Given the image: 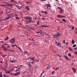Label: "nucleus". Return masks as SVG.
Returning <instances> with one entry per match:
<instances>
[{"instance_id": "1", "label": "nucleus", "mask_w": 77, "mask_h": 77, "mask_svg": "<svg viewBox=\"0 0 77 77\" xmlns=\"http://www.w3.org/2000/svg\"><path fill=\"white\" fill-rule=\"evenodd\" d=\"M24 19L27 20H29V21H28V22L29 23H32V17H24Z\"/></svg>"}, {"instance_id": "2", "label": "nucleus", "mask_w": 77, "mask_h": 77, "mask_svg": "<svg viewBox=\"0 0 77 77\" xmlns=\"http://www.w3.org/2000/svg\"><path fill=\"white\" fill-rule=\"evenodd\" d=\"M61 35V34L60 32H58L54 35H53V37L54 38H59L60 37V36Z\"/></svg>"}, {"instance_id": "3", "label": "nucleus", "mask_w": 77, "mask_h": 77, "mask_svg": "<svg viewBox=\"0 0 77 77\" xmlns=\"http://www.w3.org/2000/svg\"><path fill=\"white\" fill-rule=\"evenodd\" d=\"M9 42L12 44H14L15 43V39L12 38L9 40Z\"/></svg>"}, {"instance_id": "4", "label": "nucleus", "mask_w": 77, "mask_h": 77, "mask_svg": "<svg viewBox=\"0 0 77 77\" xmlns=\"http://www.w3.org/2000/svg\"><path fill=\"white\" fill-rule=\"evenodd\" d=\"M2 48H3L4 50V51H7V50H8L7 49V48H6V47H5L4 46V45H2Z\"/></svg>"}, {"instance_id": "5", "label": "nucleus", "mask_w": 77, "mask_h": 77, "mask_svg": "<svg viewBox=\"0 0 77 77\" xmlns=\"http://www.w3.org/2000/svg\"><path fill=\"white\" fill-rule=\"evenodd\" d=\"M57 17H58V18H65V16L63 15H57Z\"/></svg>"}, {"instance_id": "6", "label": "nucleus", "mask_w": 77, "mask_h": 77, "mask_svg": "<svg viewBox=\"0 0 77 77\" xmlns=\"http://www.w3.org/2000/svg\"><path fill=\"white\" fill-rule=\"evenodd\" d=\"M57 46H59L60 47H63V46H62L61 43L60 42H58L57 45Z\"/></svg>"}, {"instance_id": "7", "label": "nucleus", "mask_w": 77, "mask_h": 77, "mask_svg": "<svg viewBox=\"0 0 77 77\" xmlns=\"http://www.w3.org/2000/svg\"><path fill=\"white\" fill-rule=\"evenodd\" d=\"M45 7H46L47 8V9H48V7H51V5L50 4H47L45 5Z\"/></svg>"}, {"instance_id": "8", "label": "nucleus", "mask_w": 77, "mask_h": 77, "mask_svg": "<svg viewBox=\"0 0 77 77\" xmlns=\"http://www.w3.org/2000/svg\"><path fill=\"white\" fill-rule=\"evenodd\" d=\"M12 13H11V15L10 14H8V17L10 18H11V17H12V15L14 13V12H13V11H12Z\"/></svg>"}, {"instance_id": "9", "label": "nucleus", "mask_w": 77, "mask_h": 77, "mask_svg": "<svg viewBox=\"0 0 77 77\" xmlns=\"http://www.w3.org/2000/svg\"><path fill=\"white\" fill-rule=\"evenodd\" d=\"M21 74V72H17L16 73V75L17 76V75H20Z\"/></svg>"}, {"instance_id": "10", "label": "nucleus", "mask_w": 77, "mask_h": 77, "mask_svg": "<svg viewBox=\"0 0 77 77\" xmlns=\"http://www.w3.org/2000/svg\"><path fill=\"white\" fill-rule=\"evenodd\" d=\"M72 69L74 73H75V72H76V69H75L74 68H72Z\"/></svg>"}, {"instance_id": "11", "label": "nucleus", "mask_w": 77, "mask_h": 77, "mask_svg": "<svg viewBox=\"0 0 77 77\" xmlns=\"http://www.w3.org/2000/svg\"><path fill=\"white\" fill-rule=\"evenodd\" d=\"M59 13L60 14H62L63 12V10H61L59 11Z\"/></svg>"}, {"instance_id": "12", "label": "nucleus", "mask_w": 77, "mask_h": 77, "mask_svg": "<svg viewBox=\"0 0 77 77\" xmlns=\"http://www.w3.org/2000/svg\"><path fill=\"white\" fill-rule=\"evenodd\" d=\"M25 9L27 10H29V7L28 6L25 7Z\"/></svg>"}, {"instance_id": "13", "label": "nucleus", "mask_w": 77, "mask_h": 77, "mask_svg": "<svg viewBox=\"0 0 77 77\" xmlns=\"http://www.w3.org/2000/svg\"><path fill=\"white\" fill-rule=\"evenodd\" d=\"M41 27H48V26H44L42 25H41Z\"/></svg>"}, {"instance_id": "14", "label": "nucleus", "mask_w": 77, "mask_h": 77, "mask_svg": "<svg viewBox=\"0 0 77 77\" xmlns=\"http://www.w3.org/2000/svg\"><path fill=\"white\" fill-rule=\"evenodd\" d=\"M42 13H45V14H48V13L47 12H45V11L44 12L43 11H42Z\"/></svg>"}, {"instance_id": "15", "label": "nucleus", "mask_w": 77, "mask_h": 77, "mask_svg": "<svg viewBox=\"0 0 77 77\" xmlns=\"http://www.w3.org/2000/svg\"><path fill=\"white\" fill-rule=\"evenodd\" d=\"M64 57H65V59H66L67 60H68L69 58H68V57H66V56L64 55Z\"/></svg>"}, {"instance_id": "16", "label": "nucleus", "mask_w": 77, "mask_h": 77, "mask_svg": "<svg viewBox=\"0 0 77 77\" xmlns=\"http://www.w3.org/2000/svg\"><path fill=\"white\" fill-rule=\"evenodd\" d=\"M6 5H8V6H9L10 7H11V6H12V5L11 4H8Z\"/></svg>"}, {"instance_id": "17", "label": "nucleus", "mask_w": 77, "mask_h": 77, "mask_svg": "<svg viewBox=\"0 0 77 77\" xmlns=\"http://www.w3.org/2000/svg\"><path fill=\"white\" fill-rule=\"evenodd\" d=\"M72 44H74L75 43V41L74 40H72Z\"/></svg>"}, {"instance_id": "18", "label": "nucleus", "mask_w": 77, "mask_h": 77, "mask_svg": "<svg viewBox=\"0 0 77 77\" xmlns=\"http://www.w3.org/2000/svg\"><path fill=\"white\" fill-rule=\"evenodd\" d=\"M68 49L69 50H70V51H73V50H72V49L71 48H68Z\"/></svg>"}, {"instance_id": "19", "label": "nucleus", "mask_w": 77, "mask_h": 77, "mask_svg": "<svg viewBox=\"0 0 77 77\" xmlns=\"http://www.w3.org/2000/svg\"><path fill=\"white\" fill-rule=\"evenodd\" d=\"M62 21H63V22H64V23H66V20H65V19H63L62 20Z\"/></svg>"}, {"instance_id": "20", "label": "nucleus", "mask_w": 77, "mask_h": 77, "mask_svg": "<svg viewBox=\"0 0 77 77\" xmlns=\"http://www.w3.org/2000/svg\"><path fill=\"white\" fill-rule=\"evenodd\" d=\"M8 38H9V37L8 36H7L6 37V38H5V40H4L5 41H6L7 40H8Z\"/></svg>"}, {"instance_id": "21", "label": "nucleus", "mask_w": 77, "mask_h": 77, "mask_svg": "<svg viewBox=\"0 0 77 77\" xmlns=\"http://www.w3.org/2000/svg\"><path fill=\"white\" fill-rule=\"evenodd\" d=\"M24 53H25V54H28V51H24Z\"/></svg>"}, {"instance_id": "22", "label": "nucleus", "mask_w": 77, "mask_h": 77, "mask_svg": "<svg viewBox=\"0 0 77 77\" xmlns=\"http://www.w3.org/2000/svg\"><path fill=\"white\" fill-rule=\"evenodd\" d=\"M15 18L16 19H17V20H18V19H19V17H18V16L15 17Z\"/></svg>"}, {"instance_id": "23", "label": "nucleus", "mask_w": 77, "mask_h": 77, "mask_svg": "<svg viewBox=\"0 0 77 77\" xmlns=\"http://www.w3.org/2000/svg\"><path fill=\"white\" fill-rule=\"evenodd\" d=\"M50 68V66H48L47 68V69H49Z\"/></svg>"}, {"instance_id": "24", "label": "nucleus", "mask_w": 77, "mask_h": 77, "mask_svg": "<svg viewBox=\"0 0 77 77\" xmlns=\"http://www.w3.org/2000/svg\"><path fill=\"white\" fill-rule=\"evenodd\" d=\"M57 69H59V68L58 67H56V69H55V71H57Z\"/></svg>"}, {"instance_id": "25", "label": "nucleus", "mask_w": 77, "mask_h": 77, "mask_svg": "<svg viewBox=\"0 0 77 77\" xmlns=\"http://www.w3.org/2000/svg\"><path fill=\"white\" fill-rule=\"evenodd\" d=\"M68 55L69 57H71V54L70 53L68 54Z\"/></svg>"}, {"instance_id": "26", "label": "nucleus", "mask_w": 77, "mask_h": 77, "mask_svg": "<svg viewBox=\"0 0 77 77\" xmlns=\"http://www.w3.org/2000/svg\"><path fill=\"white\" fill-rule=\"evenodd\" d=\"M35 33H42V32L41 31H38V32H36Z\"/></svg>"}, {"instance_id": "27", "label": "nucleus", "mask_w": 77, "mask_h": 77, "mask_svg": "<svg viewBox=\"0 0 77 77\" xmlns=\"http://www.w3.org/2000/svg\"><path fill=\"white\" fill-rule=\"evenodd\" d=\"M0 76H3V75H2V72H0Z\"/></svg>"}, {"instance_id": "28", "label": "nucleus", "mask_w": 77, "mask_h": 77, "mask_svg": "<svg viewBox=\"0 0 77 77\" xmlns=\"http://www.w3.org/2000/svg\"><path fill=\"white\" fill-rule=\"evenodd\" d=\"M34 59H35L34 57H32L31 58V59L32 60V61H34L35 60H34Z\"/></svg>"}, {"instance_id": "29", "label": "nucleus", "mask_w": 77, "mask_h": 77, "mask_svg": "<svg viewBox=\"0 0 77 77\" xmlns=\"http://www.w3.org/2000/svg\"><path fill=\"white\" fill-rule=\"evenodd\" d=\"M7 49H8L10 48V46H8L7 47Z\"/></svg>"}, {"instance_id": "30", "label": "nucleus", "mask_w": 77, "mask_h": 77, "mask_svg": "<svg viewBox=\"0 0 77 77\" xmlns=\"http://www.w3.org/2000/svg\"><path fill=\"white\" fill-rule=\"evenodd\" d=\"M10 18L9 17H8L5 18V20H9Z\"/></svg>"}, {"instance_id": "31", "label": "nucleus", "mask_w": 77, "mask_h": 77, "mask_svg": "<svg viewBox=\"0 0 77 77\" xmlns=\"http://www.w3.org/2000/svg\"><path fill=\"white\" fill-rule=\"evenodd\" d=\"M11 2H15V1L14 0H11L10 1Z\"/></svg>"}, {"instance_id": "32", "label": "nucleus", "mask_w": 77, "mask_h": 77, "mask_svg": "<svg viewBox=\"0 0 77 77\" xmlns=\"http://www.w3.org/2000/svg\"><path fill=\"white\" fill-rule=\"evenodd\" d=\"M17 62V60H14V61H13L12 63H14V62Z\"/></svg>"}, {"instance_id": "33", "label": "nucleus", "mask_w": 77, "mask_h": 77, "mask_svg": "<svg viewBox=\"0 0 77 77\" xmlns=\"http://www.w3.org/2000/svg\"><path fill=\"white\" fill-rule=\"evenodd\" d=\"M57 8H58V9H60V10H62V8L60 7H57Z\"/></svg>"}, {"instance_id": "34", "label": "nucleus", "mask_w": 77, "mask_h": 77, "mask_svg": "<svg viewBox=\"0 0 77 77\" xmlns=\"http://www.w3.org/2000/svg\"><path fill=\"white\" fill-rule=\"evenodd\" d=\"M14 67H13L11 69V70H14Z\"/></svg>"}, {"instance_id": "35", "label": "nucleus", "mask_w": 77, "mask_h": 77, "mask_svg": "<svg viewBox=\"0 0 77 77\" xmlns=\"http://www.w3.org/2000/svg\"><path fill=\"white\" fill-rule=\"evenodd\" d=\"M34 19H33V20H36V17H34Z\"/></svg>"}, {"instance_id": "36", "label": "nucleus", "mask_w": 77, "mask_h": 77, "mask_svg": "<svg viewBox=\"0 0 77 77\" xmlns=\"http://www.w3.org/2000/svg\"><path fill=\"white\" fill-rule=\"evenodd\" d=\"M74 27L73 26L72 28V30H74Z\"/></svg>"}, {"instance_id": "37", "label": "nucleus", "mask_w": 77, "mask_h": 77, "mask_svg": "<svg viewBox=\"0 0 77 77\" xmlns=\"http://www.w3.org/2000/svg\"><path fill=\"white\" fill-rule=\"evenodd\" d=\"M3 3H6V4H8V2H3Z\"/></svg>"}, {"instance_id": "38", "label": "nucleus", "mask_w": 77, "mask_h": 77, "mask_svg": "<svg viewBox=\"0 0 77 77\" xmlns=\"http://www.w3.org/2000/svg\"><path fill=\"white\" fill-rule=\"evenodd\" d=\"M8 73H9V74H10L11 73V72H9V71L7 72L6 73V74H8Z\"/></svg>"}, {"instance_id": "39", "label": "nucleus", "mask_w": 77, "mask_h": 77, "mask_svg": "<svg viewBox=\"0 0 77 77\" xmlns=\"http://www.w3.org/2000/svg\"><path fill=\"white\" fill-rule=\"evenodd\" d=\"M39 21L37 22V23L38 25H39Z\"/></svg>"}, {"instance_id": "40", "label": "nucleus", "mask_w": 77, "mask_h": 77, "mask_svg": "<svg viewBox=\"0 0 77 77\" xmlns=\"http://www.w3.org/2000/svg\"><path fill=\"white\" fill-rule=\"evenodd\" d=\"M25 26H26L27 27H26V28H28V27H29V26L28 25H26Z\"/></svg>"}, {"instance_id": "41", "label": "nucleus", "mask_w": 77, "mask_h": 77, "mask_svg": "<svg viewBox=\"0 0 77 77\" xmlns=\"http://www.w3.org/2000/svg\"><path fill=\"white\" fill-rule=\"evenodd\" d=\"M42 74L41 73L40 77H42Z\"/></svg>"}, {"instance_id": "42", "label": "nucleus", "mask_w": 77, "mask_h": 77, "mask_svg": "<svg viewBox=\"0 0 77 77\" xmlns=\"http://www.w3.org/2000/svg\"><path fill=\"white\" fill-rule=\"evenodd\" d=\"M76 45H73V47H76Z\"/></svg>"}, {"instance_id": "43", "label": "nucleus", "mask_w": 77, "mask_h": 77, "mask_svg": "<svg viewBox=\"0 0 77 77\" xmlns=\"http://www.w3.org/2000/svg\"><path fill=\"white\" fill-rule=\"evenodd\" d=\"M1 6H2V7H5V5H2Z\"/></svg>"}, {"instance_id": "44", "label": "nucleus", "mask_w": 77, "mask_h": 77, "mask_svg": "<svg viewBox=\"0 0 77 77\" xmlns=\"http://www.w3.org/2000/svg\"><path fill=\"white\" fill-rule=\"evenodd\" d=\"M13 75H14V76H17L16 73L14 74Z\"/></svg>"}, {"instance_id": "45", "label": "nucleus", "mask_w": 77, "mask_h": 77, "mask_svg": "<svg viewBox=\"0 0 77 77\" xmlns=\"http://www.w3.org/2000/svg\"><path fill=\"white\" fill-rule=\"evenodd\" d=\"M42 2H45V1H46L47 0H40Z\"/></svg>"}, {"instance_id": "46", "label": "nucleus", "mask_w": 77, "mask_h": 77, "mask_svg": "<svg viewBox=\"0 0 77 77\" xmlns=\"http://www.w3.org/2000/svg\"><path fill=\"white\" fill-rule=\"evenodd\" d=\"M18 48H19V49L20 50H21V51H22V50H21V48H19V47H18Z\"/></svg>"}, {"instance_id": "47", "label": "nucleus", "mask_w": 77, "mask_h": 77, "mask_svg": "<svg viewBox=\"0 0 77 77\" xmlns=\"http://www.w3.org/2000/svg\"><path fill=\"white\" fill-rule=\"evenodd\" d=\"M63 43L64 44H65V40H64L63 41Z\"/></svg>"}, {"instance_id": "48", "label": "nucleus", "mask_w": 77, "mask_h": 77, "mask_svg": "<svg viewBox=\"0 0 77 77\" xmlns=\"http://www.w3.org/2000/svg\"><path fill=\"white\" fill-rule=\"evenodd\" d=\"M4 75V76L5 77H7V76H6V75H5V74H4V75Z\"/></svg>"}, {"instance_id": "49", "label": "nucleus", "mask_w": 77, "mask_h": 77, "mask_svg": "<svg viewBox=\"0 0 77 77\" xmlns=\"http://www.w3.org/2000/svg\"><path fill=\"white\" fill-rule=\"evenodd\" d=\"M51 38V37H48V39H50Z\"/></svg>"}, {"instance_id": "50", "label": "nucleus", "mask_w": 77, "mask_h": 77, "mask_svg": "<svg viewBox=\"0 0 77 77\" xmlns=\"http://www.w3.org/2000/svg\"><path fill=\"white\" fill-rule=\"evenodd\" d=\"M18 70H18V69L16 70H15V72H17L18 71Z\"/></svg>"}, {"instance_id": "51", "label": "nucleus", "mask_w": 77, "mask_h": 77, "mask_svg": "<svg viewBox=\"0 0 77 77\" xmlns=\"http://www.w3.org/2000/svg\"><path fill=\"white\" fill-rule=\"evenodd\" d=\"M54 71H53V72H52V74H54Z\"/></svg>"}, {"instance_id": "52", "label": "nucleus", "mask_w": 77, "mask_h": 77, "mask_svg": "<svg viewBox=\"0 0 77 77\" xmlns=\"http://www.w3.org/2000/svg\"><path fill=\"white\" fill-rule=\"evenodd\" d=\"M31 41H35V40L33 39H32Z\"/></svg>"}, {"instance_id": "53", "label": "nucleus", "mask_w": 77, "mask_h": 77, "mask_svg": "<svg viewBox=\"0 0 77 77\" xmlns=\"http://www.w3.org/2000/svg\"><path fill=\"white\" fill-rule=\"evenodd\" d=\"M10 51H12V52H13V50L11 49L10 50Z\"/></svg>"}, {"instance_id": "54", "label": "nucleus", "mask_w": 77, "mask_h": 77, "mask_svg": "<svg viewBox=\"0 0 77 77\" xmlns=\"http://www.w3.org/2000/svg\"><path fill=\"white\" fill-rule=\"evenodd\" d=\"M3 70L4 71H6V69H4V68H3Z\"/></svg>"}, {"instance_id": "55", "label": "nucleus", "mask_w": 77, "mask_h": 77, "mask_svg": "<svg viewBox=\"0 0 77 77\" xmlns=\"http://www.w3.org/2000/svg\"><path fill=\"white\" fill-rule=\"evenodd\" d=\"M66 45H68V43L66 42Z\"/></svg>"}, {"instance_id": "56", "label": "nucleus", "mask_w": 77, "mask_h": 77, "mask_svg": "<svg viewBox=\"0 0 77 77\" xmlns=\"http://www.w3.org/2000/svg\"><path fill=\"white\" fill-rule=\"evenodd\" d=\"M0 21H3V20H0Z\"/></svg>"}, {"instance_id": "57", "label": "nucleus", "mask_w": 77, "mask_h": 77, "mask_svg": "<svg viewBox=\"0 0 77 77\" xmlns=\"http://www.w3.org/2000/svg\"><path fill=\"white\" fill-rule=\"evenodd\" d=\"M42 20H45V18H42Z\"/></svg>"}, {"instance_id": "58", "label": "nucleus", "mask_w": 77, "mask_h": 77, "mask_svg": "<svg viewBox=\"0 0 77 77\" xmlns=\"http://www.w3.org/2000/svg\"><path fill=\"white\" fill-rule=\"evenodd\" d=\"M36 61L37 62H39V60H37Z\"/></svg>"}, {"instance_id": "59", "label": "nucleus", "mask_w": 77, "mask_h": 77, "mask_svg": "<svg viewBox=\"0 0 77 77\" xmlns=\"http://www.w3.org/2000/svg\"><path fill=\"white\" fill-rule=\"evenodd\" d=\"M77 49V48H74V50H76Z\"/></svg>"}, {"instance_id": "60", "label": "nucleus", "mask_w": 77, "mask_h": 77, "mask_svg": "<svg viewBox=\"0 0 77 77\" xmlns=\"http://www.w3.org/2000/svg\"><path fill=\"white\" fill-rule=\"evenodd\" d=\"M20 69V67H19L18 68V70H19V69Z\"/></svg>"}, {"instance_id": "61", "label": "nucleus", "mask_w": 77, "mask_h": 77, "mask_svg": "<svg viewBox=\"0 0 77 77\" xmlns=\"http://www.w3.org/2000/svg\"><path fill=\"white\" fill-rule=\"evenodd\" d=\"M32 64H33V63H34V61H32Z\"/></svg>"}, {"instance_id": "62", "label": "nucleus", "mask_w": 77, "mask_h": 77, "mask_svg": "<svg viewBox=\"0 0 77 77\" xmlns=\"http://www.w3.org/2000/svg\"><path fill=\"white\" fill-rule=\"evenodd\" d=\"M29 66L31 67V65L30 64H29Z\"/></svg>"}, {"instance_id": "63", "label": "nucleus", "mask_w": 77, "mask_h": 77, "mask_svg": "<svg viewBox=\"0 0 77 77\" xmlns=\"http://www.w3.org/2000/svg\"><path fill=\"white\" fill-rule=\"evenodd\" d=\"M15 17H18V15H17V14H15Z\"/></svg>"}, {"instance_id": "64", "label": "nucleus", "mask_w": 77, "mask_h": 77, "mask_svg": "<svg viewBox=\"0 0 77 77\" xmlns=\"http://www.w3.org/2000/svg\"><path fill=\"white\" fill-rule=\"evenodd\" d=\"M3 76H0V77H3Z\"/></svg>"}]
</instances>
